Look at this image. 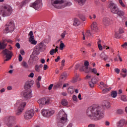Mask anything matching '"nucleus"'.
Segmentation results:
<instances>
[{
	"instance_id": "393cba45",
	"label": "nucleus",
	"mask_w": 127,
	"mask_h": 127,
	"mask_svg": "<svg viewBox=\"0 0 127 127\" xmlns=\"http://www.w3.org/2000/svg\"><path fill=\"white\" fill-rule=\"evenodd\" d=\"M80 80H81V78L79 77V75L75 74V77L72 79V83H76V82H78V81H80Z\"/></svg>"
},
{
	"instance_id": "37998d69",
	"label": "nucleus",
	"mask_w": 127,
	"mask_h": 127,
	"mask_svg": "<svg viewBox=\"0 0 127 127\" xmlns=\"http://www.w3.org/2000/svg\"><path fill=\"white\" fill-rule=\"evenodd\" d=\"M31 98V96H23V100H29V99H30Z\"/></svg>"
},
{
	"instance_id": "de8ad7c7",
	"label": "nucleus",
	"mask_w": 127,
	"mask_h": 127,
	"mask_svg": "<svg viewBox=\"0 0 127 127\" xmlns=\"http://www.w3.org/2000/svg\"><path fill=\"white\" fill-rule=\"evenodd\" d=\"M72 99L74 101V102H75L76 103V102H78V98H77L76 96H73Z\"/></svg>"
},
{
	"instance_id": "4468645a",
	"label": "nucleus",
	"mask_w": 127,
	"mask_h": 127,
	"mask_svg": "<svg viewBox=\"0 0 127 127\" xmlns=\"http://www.w3.org/2000/svg\"><path fill=\"white\" fill-rule=\"evenodd\" d=\"M29 36H30L29 38V42H30L31 44L33 45H36L37 44V41L34 40V36H33V32L32 31L29 32Z\"/></svg>"
},
{
	"instance_id": "a19ab883",
	"label": "nucleus",
	"mask_w": 127,
	"mask_h": 127,
	"mask_svg": "<svg viewBox=\"0 0 127 127\" xmlns=\"http://www.w3.org/2000/svg\"><path fill=\"white\" fill-rule=\"evenodd\" d=\"M95 81L93 82L91 81L89 82V86L90 87H91V88H93V87L95 86Z\"/></svg>"
},
{
	"instance_id": "a18cd8bd",
	"label": "nucleus",
	"mask_w": 127,
	"mask_h": 127,
	"mask_svg": "<svg viewBox=\"0 0 127 127\" xmlns=\"http://www.w3.org/2000/svg\"><path fill=\"white\" fill-rule=\"evenodd\" d=\"M111 96H118V92L117 91H113L111 92Z\"/></svg>"
},
{
	"instance_id": "b1692460",
	"label": "nucleus",
	"mask_w": 127,
	"mask_h": 127,
	"mask_svg": "<svg viewBox=\"0 0 127 127\" xmlns=\"http://www.w3.org/2000/svg\"><path fill=\"white\" fill-rule=\"evenodd\" d=\"M79 5H84L87 0H74Z\"/></svg>"
},
{
	"instance_id": "e433bc0d",
	"label": "nucleus",
	"mask_w": 127,
	"mask_h": 127,
	"mask_svg": "<svg viewBox=\"0 0 127 127\" xmlns=\"http://www.w3.org/2000/svg\"><path fill=\"white\" fill-rule=\"evenodd\" d=\"M4 44H6V42L8 43H12V41L10 39H5L2 40Z\"/></svg>"
},
{
	"instance_id": "c756f323",
	"label": "nucleus",
	"mask_w": 127,
	"mask_h": 127,
	"mask_svg": "<svg viewBox=\"0 0 127 127\" xmlns=\"http://www.w3.org/2000/svg\"><path fill=\"white\" fill-rule=\"evenodd\" d=\"M62 86V83L61 82H58L57 83L55 84L54 86V89H59Z\"/></svg>"
},
{
	"instance_id": "680f3d73",
	"label": "nucleus",
	"mask_w": 127,
	"mask_h": 127,
	"mask_svg": "<svg viewBox=\"0 0 127 127\" xmlns=\"http://www.w3.org/2000/svg\"><path fill=\"white\" fill-rule=\"evenodd\" d=\"M60 59H61V58L59 56H58L57 58L55 60V62H59V60H60Z\"/></svg>"
},
{
	"instance_id": "6ab92c4d",
	"label": "nucleus",
	"mask_w": 127,
	"mask_h": 127,
	"mask_svg": "<svg viewBox=\"0 0 127 127\" xmlns=\"http://www.w3.org/2000/svg\"><path fill=\"white\" fill-rule=\"evenodd\" d=\"M98 24L96 22H93L91 25V30L93 32L98 31Z\"/></svg>"
},
{
	"instance_id": "09e8293b",
	"label": "nucleus",
	"mask_w": 127,
	"mask_h": 127,
	"mask_svg": "<svg viewBox=\"0 0 127 127\" xmlns=\"http://www.w3.org/2000/svg\"><path fill=\"white\" fill-rule=\"evenodd\" d=\"M117 113L119 114V115H122V114L124 113V111H123V110L121 109H119L117 111Z\"/></svg>"
},
{
	"instance_id": "ddd939ff",
	"label": "nucleus",
	"mask_w": 127,
	"mask_h": 127,
	"mask_svg": "<svg viewBox=\"0 0 127 127\" xmlns=\"http://www.w3.org/2000/svg\"><path fill=\"white\" fill-rule=\"evenodd\" d=\"M43 117H51L54 114V110H43L41 112Z\"/></svg>"
},
{
	"instance_id": "c03bdc74",
	"label": "nucleus",
	"mask_w": 127,
	"mask_h": 127,
	"mask_svg": "<svg viewBox=\"0 0 127 127\" xmlns=\"http://www.w3.org/2000/svg\"><path fill=\"white\" fill-rule=\"evenodd\" d=\"M121 100H122V101H123V102H127V97L125 96H122Z\"/></svg>"
},
{
	"instance_id": "473e14b6",
	"label": "nucleus",
	"mask_w": 127,
	"mask_h": 127,
	"mask_svg": "<svg viewBox=\"0 0 127 127\" xmlns=\"http://www.w3.org/2000/svg\"><path fill=\"white\" fill-rule=\"evenodd\" d=\"M80 71H84L86 73H88L86 70H88V67L85 65L82 66L80 68Z\"/></svg>"
},
{
	"instance_id": "f8f14e48",
	"label": "nucleus",
	"mask_w": 127,
	"mask_h": 127,
	"mask_svg": "<svg viewBox=\"0 0 127 127\" xmlns=\"http://www.w3.org/2000/svg\"><path fill=\"white\" fill-rule=\"evenodd\" d=\"M3 54L6 55V59L4 60V63L5 61H8V60H10L11 59L12 53L10 51H8L7 49H5L2 51Z\"/></svg>"
},
{
	"instance_id": "69168bd1",
	"label": "nucleus",
	"mask_w": 127,
	"mask_h": 127,
	"mask_svg": "<svg viewBox=\"0 0 127 127\" xmlns=\"http://www.w3.org/2000/svg\"><path fill=\"white\" fill-rule=\"evenodd\" d=\"M33 61H37L38 60V57L37 56H34V58H33Z\"/></svg>"
},
{
	"instance_id": "dca6fc26",
	"label": "nucleus",
	"mask_w": 127,
	"mask_h": 127,
	"mask_svg": "<svg viewBox=\"0 0 127 127\" xmlns=\"http://www.w3.org/2000/svg\"><path fill=\"white\" fill-rule=\"evenodd\" d=\"M82 39L83 40H85L86 39H88L91 36V32H90L89 30L86 31L85 33L82 32Z\"/></svg>"
},
{
	"instance_id": "6e6552de",
	"label": "nucleus",
	"mask_w": 127,
	"mask_h": 127,
	"mask_svg": "<svg viewBox=\"0 0 127 127\" xmlns=\"http://www.w3.org/2000/svg\"><path fill=\"white\" fill-rule=\"evenodd\" d=\"M16 120V118L13 116L7 117L5 118L4 121L8 127H11L14 125V121Z\"/></svg>"
},
{
	"instance_id": "aec40b11",
	"label": "nucleus",
	"mask_w": 127,
	"mask_h": 127,
	"mask_svg": "<svg viewBox=\"0 0 127 127\" xmlns=\"http://www.w3.org/2000/svg\"><path fill=\"white\" fill-rule=\"evenodd\" d=\"M32 85H33L32 81H28L25 83L24 88L26 90L30 89L32 87Z\"/></svg>"
},
{
	"instance_id": "72a5a7b5",
	"label": "nucleus",
	"mask_w": 127,
	"mask_h": 127,
	"mask_svg": "<svg viewBox=\"0 0 127 127\" xmlns=\"http://www.w3.org/2000/svg\"><path fill=\"white\" fill-rule=\"evenodd\" d=\"M67 91L68 93L71 95V94H73L74 93V88H73L72 86L68 88Z\"/></svg>"
},
{
	"instance_id": "bf43d9fd",
	"label": "nucleus",
	"mask_w": 127,
	"mask_h": 127,
	"mask_svg": "<svg viewBox=\"0 0 127 127\" xmlns=\"http://www.w3.org/2000/svg\"><path fill=\"white\" fill-rule=\"evenodd\" d=\"M84 66L86 67H88L89 66V62H88V61H86L84 62Z\"/></svg>"
},
{
	"instance_id": "39448f33",
	"label": "nucleus",
	"mask_w": 127,
	"mask_h": 127,
	"mask_svg": "<svg viewBox=\"0 0 127 127\" xmlns=\"http://www.w3.org/2000/svg\"><path fill=\"white\" fill-rule=\"evenodd\" d=\"M59 119L58 121V126L59 127H63L64 124L67 122V115L63 111H60L58 115Z\"/></svg>"
},
{
	"instance_id": "f704fd0d",
	"label": "nucleus",
	"mask_w": 127,
	"mask_h": 127,
	"mask_svg": "<svg viewBox=\"0 0 127 127\" xmlns=\"http://www.w3.org/2000/svg\"><path fill=\"white\" fill-rule=\"evenodd\" d=\"M21 65L26 69H28V64L26 63V62H22L21 64Z\"/></svg>"
},
{
	"instance_id": "58836bf2",
	"label": "nucleus",
	"mask_w": 127,
	"mask_h": 127,
	"mask_svg": "<svg viewBox=\"0 0 127 127\" xmlns=\"http://www.w3.org/2000/svg\"><path fill=\"white\" fill-rule=\"evenodd\" d=\"M65 35H66V31H64L63 33H62L61 34V39H64Z\"/></svg>"
},
{
	"instance_id": "79ce46f5",
	"label": "nucleus",
	"mask_w": 127,
	"mask_h": 127,
	"mask_svg": "<svg viewBox=\"0 0 127 127\" xmlns=\"http://www.w3.org/2000/svg\"><path fill=\"white\" fill-rule=\"evenodd\" d=\"M119 2L123 7H126V5H125V3H124L122 0H119Z\"/></svg>"
},
{
	"instance_id": "7ed1b4c3",
	"label": "nucleus",
	"mask_w": 127,
	"mask_h": 127,
	"mask_svg": "<svg viewBox=\"0 0 127 127\" xmlns=\"http://www.w3.org/2000/svg\"><path fill=\"white\" fill-rule=\"evenodd\" d=\"M12 11V7L9 5L0 6V14H2L3 17L10 16Z\"/></svg>"
},
{
	"instance_id": "5701e85b",
	"label": "nucleus",
	"mask_w": 127,
	"mask_h": 127,
	"mask_svg": "<svg viewBox=\"0 0 127 127\" xmlns=\"http://www.w3.org/2000/svg\"><path fill=\"white\" fill-rule=\"evenodd\" d=\"M100 57L102 60H104V61H106L109 59V57L106 55L104 53H102L100 55Z\"/></svg>"
},
{
	"instance_id": "bb28decb",
	"label": "nucleus",
	"mask_w": 127,
	"mask_h": 127,
	"mask_svg": "<svg viewBox=\"0 0 127 127\" xmlns=\"http://www.w3.org/2000/svg\"><path fill=\"white\" fill-rule=\"evenodd\" d=\"M80 21L77 18H75L73 22V25L74 26H79L80 25Z\"/></svg>"
},
{
	"instance_id": "603ef678",
	"label": "nucleus",
	"mask_w": 127,
	"mask_h": 127,
	"mask_svg": "<svg viewBox=\"0 0 127 127\" xmlns=\"http://www.w3.org/2000/svg\"><path fill=\"white\" fill-rule=\"evenodd\" d=\"M32 91L31 90H29L26 92V96H31Z\"/></svg>"
},
{
	"instance_id": "774afa93",
	"label": "nucleus",
	"mask_w": 127,
	"mask_h": 127,
	"mask_svg": "<svg viewBox=\"0 0 127 127\" xmlns=\"http://www.w3.org/2000/svg\"><path fill=\"white\" fill-rule=\"evenodd\" d=\"M95 124H90L88 125V127H95Z\"/></svg>"
},
{
	"instance_id": "2f4dec72",
	"label": "nucleus",
	"mask_w": 127,
	"mask_h": 127,
	"mask_svg": "<svg viewBox=\"0 0 127 127\" xmlns=\"http://www.w3.org/2000/svg\"><path fill=\"white\" fill-rule=\"evenodd\" d=\"M30 0H25L23 1H22L21 2V7H22V6H23V5H25L26 4H27V3H28L29 2V1H30Z\"/></svg>"
},
{
	"instance_id": "0eeeda50",
	"label": "nucleus",
	"mask_w": 127,
	"mask_h": 127,
	"mask_svg": "<svg viewBox=\"0 0 127 127\" xmlns=\"http://www.w3.org/2000/svg\"><path fill=\"white\" fill-rule=\"evenodd\" d=\"M14 31V23L13 21H9L6 24L5 28L4 30V33H8V32H12Z\"/></svg>"
},
{
	"instance_id": "864d4df0",
	"label": "nucleus",
	"mask_w": 127,
	"mask_h": 127,
	"mask_svg": "<svg viewBox=\"0 0 127 127\" xmlns=\"http://www.w3.org/2000/svg\"><path fill=\"white\" fill-rule=\"evenodd\" d=\"M22 56H21V55L19 54V58H18V60L19 62H21L22 61Z\"/></svg>"
},
{
	"instance_id": "7c9ffc66",
	"label": "nucleus",
	"mask_w": 127,
	"mask_h": 127,
	"mask_svg": "<svg viewBox=\"0 0 127 127\" xmlns=\"http://www.w3.org/2000/svg\"><path fill=\"white\" fill-rule=\"evenodd\" d=\"M6 44H4L3 41H2V43L0 42V49H5V48L6 47Z\"/></svg>"
},
{
	"instance_id": "6e6d98bb",
	"label": "nucleus",
	"mask_w": 127,
	"mask_h": 127,
	"mask_svg": "<svg viewBox=\"0 0 127 127\" xmlns=\"http://www.w3.org/2000/svg\"><path fill=\"white\" fill-rule=\"evenodd\" d=\"M28 77L29 78H33L34 77V73L33 72H31L29 75Z\"/></svg>"
},
{
	"instance_id": "f03ea898",
	"label": "nucleus",
	"mask_w": 127,
	"mask_h": 127,
	"mask_svg": "<svg viewBox=\"0 0 127 127\" xmlns=\"http://www.w3.org/2000/svg\"><path fill=\"white\" fill-rule=\"evenodd\" d=\"M51 3L54 7L61 9L67 6H71L72 2L66 1V0H51Z\"/></svg>"
},
{
	"instance_id": "3c124183",
	"label": "nucleus",
	"mask_w": 127,
	"mask_h": 127,
	"mask_svg": "<svg viewBox=\"0 0 127 127\" xmlns=\"http://www.w3.org/2000/svg\"><path fill=\"white\" fill-rule=\"evenodd\" d=\"M124 32H125V31H124V29L120 28L119 29V33L120 34H122V33H124Z\"/></svg>"
},
{
	"instance_id": "a211bd4d",
	"label": "nucleus",
	"mask_w": 127,
	"mask_h": 127,
	"mask_svg": "<svg viewBox=\"0 0 127 127\" xmlns=\"http://www.w3.org/2000/svg\"><path fill=\"white\" fill-rule=\"evenodd\" d=\"M40 50L39 49V48L37 47V46H36L33 49V55H39L40 54Z\"/></svg>"
},
{
	"instance_id": "13d9d810",
	"label": "nucleus",
	"mask_w": 127,
	"mask_h": 127,
	"mask_svg": "<svg viewBox=\"0 0 127 127\" xmlns=\"http://www.w3.org/2000/svg\"><path fill=\"white\" fill-rule=\"evenodd\" d=\"M123 48H127V42H125L123 45L121 46Z\"/></svg>"
},
{
	"instance_id": "cd10ccee",
	"label": "nucleus",
	"mask_w": 127,
	"mask_h": 127,
	"mask_svg": "<svg viewBox=\"0 0 127 127\" xmlns=\"http://www.w3.org/2000/svg\"><path fill=\"white\" fill-rule=\"evenodd\" d=\"M67 78V73L64 72L62 74L61 76V79L62 80V81H65Z\"/></svg>"
},
{
	"instance_id": "4c0bfd02",
	"label": "nucleus",
	"mask_w": 127,
	"mask_h": 127,
	"mask_svg": "<svg viewBox=\"0 0 127 127\" xmlns=\"http://www.w3.org/2000/svg\"><path fill=\"white\" fill-rule=\"evenodd\" d=\"M111 90H112V88L109 87L108 88H105L103 89L102 92L103 94H106V93H108V92H109V91H111Z\"/></svg>"
},
{
	"instance_id": "423d86ee",
	"label": "nucleus",
	"mask_w": 127,
	"mask_h": 127,
	"mask_svg": "<svg viewBox=\"0 0 127 127\" xmlns=\"http://www.w3.org/2000/svg\"><path fill=\"white\" fill-rule=\"evenodd\" d=\"M43 6L42 0H36L34 2L30 4V6L33 7L36 10H40Z\"/></svg>"
},
{
	"instance_id": "9d476101",
	"label": "nucleus",
	"mask_w": 127,
	"mask_h": 127,
	"mask_svg": "<svg viewBox=\"0 0 127 127\" xmlns=\"http://www.w3.org/2000/svg\"><path fill=\"white\" fill-rule=\"evenodd\" d=\"M109 8H110V11L114 14H116L119 9L117 4L113 2L110 3Z\"/></svg>"
},
{
	"instance_id": "49530a36",
	"label": "nucleus",
	"mask_w": 127,
	"mask_h": 127,
	"mask_svg": "<svg viewBox=\"0 0 127 127\" xmlns=\"http://www.w3.org/2000/svg\"><path fill=\"white\" fill-rule=\"evenodd\" d=\"M54 53H55V50L54 49H52L50 51V55H54Z\"/></svg>"
},
{
	"instance_id": "8fccbe9b",
	"label": "nucleus",
	"mask_w": 127,
	"mask_h": 127,
	"mask_svg": "<svg viewBox=\"0 0 127 127\" xmlns=\"http://www.w3.org/2000/svg\"><path fill=\"white\" fill-rule=\"evenodd\" d=\"M100 85L102 86L104 88H107L108 86L106 84H105V83L103 82H100Z\"/></svg>"
},
{
	"instance_id": "2eb2a0df",
	"label": "nucleus",
	"mask_w": 127,
	"mask_h": 127,
	"mask_svg": "<svg viewBox=\"0 0 127 127\" xmlns=\"http://www.w3.org/2000/svg\"><path fill=\"white\" fill-rule=\"evenodd\" d=\"M112 20H110L108 17H104L103 19V23L105 26H109L111 24Z\"/></svg>"
},
{
	"instance_id": "ea45409f",
	"label": "nucleus",
	"mask_w": 127,
	"mask_h": 127,
	"mask_svg": "<svg viewBox=\"0 0 127 127\" xmlns=\"http://www.w3.org/2000/svg\"><path fill=\"white\" fill-rule=\"evenodd\" d=\"M64 47H65V45L63 43V41H61L60 50H63V49H64Z\"/></svg>"
},
{
	"instance_id": "a878e982",
	"label": "nucleus",
	"mask_w": 127,
	"mask_h": 127,
	"mask_svg": "<svg viewBox=\"0 0 127 127\" xmlns=\"http://www.w3.org/2000/svg\"><path fill=\"white\" fill-rule=\"evenodd\" d=\"M116 14L120 17H122V16H124L125 15V12H124V11H122V10L119 9L118 11H117Z\"/></svg>"
},
{
	"instance_id": "c9c22d12",
	"label": "nucleus",
	"mask_w": 127,
	"mask_h": 127,
	"mask_svg": "<svg viewBox=\"0 0 127 127\" xmlns=\"http://www.w3.org/2000/svg\"><path fill=\"white\" fill-rule=\"evenodd\" d=\"M35 70L36 72H38V73L40 72L41 69H40V67H39V65L36 64L35 65Z\"/></svg>"
},
{
	"instance_id": "f3484780",
	"label": "nucleus",
	"mask_w": 127,
	"mask_h": 127,
	"mask_svg": "<svg viewBox=\"0 0 127 127\" xmlns=\"http://www.w3.org/2000/svg\"><path fill=\"white\" fill-rule=\"evenodd\" d=\"M37 47L41 51H44L46 49V45L44 43L41 42L39 44H37Z\"/></svg>"
},
{
	"instance_id": "1a4fd4ad",
	"label": "nucleus",
	"mask_w": 127,
	"mask_h": 127,
	"mask_svg": "<svg viewBox=\"0 0 127 127\" xmlns=\"http://www.w3.org/2000/svg\"><path fill=\"white\" fill-rule=\"evenodd\" d=\"M38 103L39 104L40 107H42L44 105L50 104L51 103V99L49 97H46V98L39 99L38 101Z\"/></svg>"
},
{
	"instance_id": "052dcab7",
	"label": "nucleus",
	"mask_w": 127,
	"mask_h": 127,
	"mask_svg": "<svg viewBox=\"0 0 127 127\" xmlns=\"http://www.w3.org/2000/svg\"><path fill=\"white\" fill-rule=\"evenodd\" d=\"M98 46L99 50H103V47L102 46V45H101V44H99L98 45Z\"/></svg>"
},
{
	"instance_id": "4be33fe9",
	"label": "nucleus",
	"mask_w": 127,
	"mask_h": 127,
	"mask_svg": "<svg viewBox=\"0 0 127 127\" xmlns=\"http://www.w3.org/2000/svg\"><path fill=\"white\" fill-rule=\"evenodd\" d=\"M126 125V120L124 119H122L120 121V122L118 123V127H123L124 126Z\"/></svg>"
},
{
	"instance_id": "4d7b16f0",
	"label": "nucleus",
	"mask_w": 127,
	"mask_h": 127,
	"mask_svg": "<svg viewBox=\"0 0 127 127\" xmlns=\"http://www.w3.org/2000/svg\"><path fill=\"white\" fill-rule=\"evenodd\" d=\"M96 14H93L92 15V16H89V18H90V19H92L93 18H94V19H95L96 18Z\"/></svg>"
},
{
	"instance_id": "e2e57ef3",
	"label": "nucleus",
	"mask_w": 127,
	"mask_h": 127,
	"mask_svg": "<svg viewBox=\"0 0 127 127\" xmlns=\"http://www.w3.org/2000/svg\"><path fill=\"white\" fill-rule=\"evenodd\" d=\"M16 47H17V48H18V49H20V44H19V43H17L16 44Z\"/></svg>"
},
{
	"instance_id": "f257e3e1",
	"label": "nucleus",
	"mask_w": 127,
	"mask_h": 127,
	"mask_svg": "<svg viewBox=\"0 0 127 127\" xmlns=\"http://www.w3.org/2000/svg\"><path fill=\"white\" fill-rule=\"evenodd\" d=\"M87 115L93 121L102 120L105 117L104 111L99 105L95 104L89 107L87 110Z\"/></svg>"
},
{
	"instance_id": "9b49d317",
	"label": "nucleus",
	"mask_w": 127,
	"mask_h": 127,
	"mask_svg": "<svg viewBox=\"0 0 127 127\" xmlns=\"http://www.w3.org/2000/svg\"><path fill=\"white\" fill-rule=\"evenodd\" d=\"M34 116V110L33 109H30L27 110L24 115V118L25 120H29Z\"/></svg>"
},
{
	"instance_id": "c85d7f7f",
	"label": "nucleus",
	"mask_w": 127,
	"mask_h": 127,
	"mask_svg": "<svg viewBox=\"0 0 127 127\" xmlns=\"http://www.w3.org/2000/svg\"><path fill=\"white\" fill-rule=\"evenodd\" d=\"M61 104L63 106H68L69 103L65 99H63L61 101Z\"/></svg>"
},
{
	"instance_id": "5fc2aeb1",
	"label": "nucleus",
	"mask_w": 127,
	"mask_h": 127,
	"mask_svg": "<svg viewBox=\"0 0 127 127\" xmlns=\"http://www.w3.org/2000/svg\"><path fill=\"white\" fill-rule=\"evenodd\" d=\"M115 71L117 74H120V72L121 71V70L120 69L116 68L115 69Z\"/></svg>"
},
{
	"instance_id": "0e129e2a",
	"label": "nucleus",
	"mask_w": 127,
	"mask_h": 127,
	"mask_svg": "<svg viewBox=\"0 0 127 127\" xmlns=\"http://www.w3.org/2000/svg\"><path fill=\"white\" fill-rule=\"evenodd\" d=\"M53 86H54L53 84H50L48 87V89L50 90H51L53 88Z\"/></svg>"
},
{
	"instance_id": "20e7f679",
	"label": "nucleus",
	"mask_w": 127,
	"mask_h": 127,
	"mask_svg": "<svg viewBox=\"0 0 127 127\" xmlns=\"http://www.w3.org/2000/svg\"><path fill=\"white\" fill-rule=\"evenodd\" d=\"M25 106H26V102L24 100H18L17 101L15 106L18 107V109L16 112L17 116H19L21 115L22 112L25 108Z\"/></svg>"
},
{
	"instance_id": "412c9836",
	"label": "nucleus",
	"mask_w": 127,
	"mask_h": 127,
	"mask_svg": "<svg viewBox=\"0 0 127 127\" xmlns=\"http://www.w3.org/2000/svg\"><path fill=\"white\" fill-rule=\"evenodd\" d=\"M102 106L105 107L106 109H109L111 107V104H110L109 101L105 100L102 103Z\"/></svg>"
},
{
	"instance_id": "338daca9",
	"label": "nucleus",
	"mask_w": 127,
	"mask_h": 127,
	"mask_svg": "<svg viewBox=\"0 0 127 127\" xmlns=\"http://www.w3.org/2000/svg\"><path fill=\"white\" fill-rule=\"evenodd\" d=\"M92 71L93 73L95 74H97V69H96L95 68H94L93 69H92Z\"/></svg>"
}]
</instances>
